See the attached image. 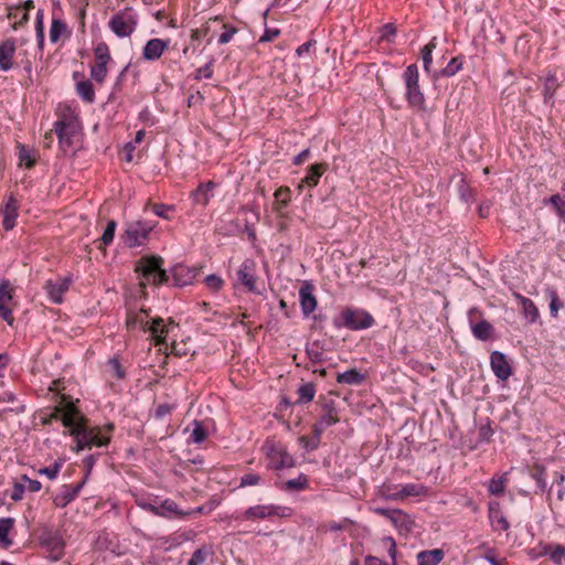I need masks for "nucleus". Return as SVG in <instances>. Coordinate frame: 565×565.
<instances>
[{
    "label": "nucleus",
    "mask_w": 565,
    "mask_h": 565,
    "mask_svg": "<svg viewBox=\"0 0 565 565\" xmlns=\"http://www.w3.org/2000/svg\"><path fill=\"white\" fill-rule=\"evenodd\" d=\"M163 259L161 256L152 255L142 257L136 266L142 280L140 281L141 287H146L147 284L154 286H161L168 284L172 278V284L178 287L186 286L192 282L195 277V271L184 265L178 264L171 269L169 275L162 269Z\"/></svg>",
    "instance_id": "f257e3e1"
},
{
    "label": "nucleus",
    "mask_w": 565,
    "mask_h": 565,
    "mask_svg": "<svg viewBox=\"0 0 565 565\" xmlns=\"http://www.w3.org/2000/svg\"><path fill=\"white\" fill-rule=\"evenodd\" d=\"M115 425L107 423L104 426H89L88 418L81 411L72 430H64V436H71L74 440L72 450L79 452L90 450L93 447H107L113 438Z\"/></svg>",
    "instance_id": "f03ea898"
},
{
    "label": "nucleus",
    "mask_w": 565,
    "mask_h": 565,
    "mask_svg": "<svg viewBox=\"0 0 565 565\" xmlns=\"http://www.w3.org/2000/svg\"><path fill=\"white\" fill-rule=\"evenodd\" d=\"M55 115L53 130L58 139L60 149L66 153L74 148L82 131V122L76 107L67 103H60Z\"/></svg>",
    "instance_id": "7ed1b4c3"
},
{
    "label": "nucleus",
    "mask_w": 565,
    "mask_h": 565,
    "mask_svg": "<svg viewBox=\"0 0 565 565\" xmlns=\"http://www.w3.org/2000/svg\"><path fill=\"white\" fill-rule=\"evenodd\" d=\"M76 403L78 399L74 402L70 395H62L55 406L39 411L40 423L47 426L53 422L61 420L65 430H72L81 413Z\"/></svg>",
    "instance_id": "20e7f679"
},
{
    "label": "nucleus",
    "mask_w": 565,
    "mask_h": 565,
    "mask_svg": "<svg viewBox=\"0 0 565 565\" xmlns=\"http://www.w3.org/2000/svg\"><path fill=\"white\" fill-rule=\"evenodd\" d=\"M262 451L267 459V468L270 470H282L295 466L294 457L280 440L267 438L262 446Z\"/></svg>",
    "instance_id": "39448f33"
},
{
    "label": "nucleus",
    "mask_w": 565,
    "mask_h": 565,
    "mask_svg": "<svg viewBox=\"0 0 565 565\" xmlns=\"http://www.w3.org/2000/svg\"><path fill=\"white\" fill-rule=\"evenodd\" d=\"M337 328H347L352 331L370 329L375 324L373 316L362 308H344L340 317L333 320Z\"/></svg>",
    "instance_id": "423d86ee"
},
{
    "label": "nucleus",
    "mask_w": 565,
    "mask_h": 565,
    "mask_svg": "<svg viewBox=\"0 0 565 565\" xmlns=\"http://www.w3.org/2000/svg\"><path fill=\"white\" fill-rule=\"evenodd\" d=\"M38 540L39 545L50 561L57 562L63 558L65 554V541L58 529L43 527Z\"/></svg>",
    "instance_id": "0eeeda50"
},
{
    "label": "nucleus",
    "mask_w": 565,
    "mask_h": 565,
    "mask_svg": "<svg viewBox=\"0 0 565 565\" xmlns=\"http://www.w3.org/2000/svg\"><path fill=\"white\" fill-rule=\"evenodd\" d=\"M156 226V222L147 220L128 222L125 225V231L121 235V239L124 244L129 248L143 246L149 241L150 234Z\"/></svg>",
    "instance_id": "6e6552de"
},
{
    "label": "nucleus",
    "mask_w": 565,
    "mask_h": 565,
    "mask_svg": "<svg viewBox=\"0 0 565 565\" xmlns=\"http://www.w3.org/2000/svg\"><path fill=\"white\" fill-rule=\"evenodd\" d=\"M403 79L406 87L405 97L409 107L423 109L425 97L419 87V72L416 64H411L406 67Z\"/></svg>",
    "instance_id": "1a4fd4ad"
},
{
    "label": "nucleus",
    "mask_w": 565,
    "mask_h": 565,
    "mask_svg": "<svg viewBox=\"0 0 565 565\" xmlns=\"http://www.w3.org/2000/svg\"><path fill=\"white\" fill-rule=\"evenodd\" d=\"M290 514L291 509L288 507L277 504H256L243 511L237 519L255 522L273 518H287L290 516Z\"/></svg>",
    "instance_id": "9d476101"
},
{
    "label": "nucleus",
    "mask_w": 565,
    "mask_h": 565,
    "mask_svg": "<svg viewBox=\"0 0 565 565\" xmlns=\"http://www.w3.org/2000/svg\"><path fill=\"white\" fill-rule=\"evenodd\" d=\"M21 202L14 192L6 194L3 202L0 206V214L2 216V227L9 232L17 226Z\"/></svg>",
    "instance_id": "9b49d317"
},
{
    "label": "nucleus",
    "mask_w": 565,
    "mask_h": 565,
    "mask_svg": "<svg viewBox=\"0 0 565 565\" xmlns=\"http://www.w3.org/2000/svg\"><path fill=\"white\" fill-rule=\"evenodd\" d=\"M136 25L137 14L131 9L118 12L109 22V26L116 35H131Z\"/></svg>",
    "instance_id": "f8f14e48"
},
{
    "label": "nucleus",
    "mask_w": 565,
    "mask_h": 565,
    "mask_svg": "<svg viewBox=\"0 0 565 565\" xmlns=\"http://www.w3.org/2000/svg\"><path fill=\"white\" fill-rule=\"evenodd\" d=\"M14 288L8 279L0 281V317L10 326L14 324L12 310L15 306L13 300Z\"/></svg>",
    "instance_id": "ddd939ff"
},
{
    "label": "nucleus",
    "mask_w": 565,
    "mask_h": 565,
    "mask_svg": "<svg viewBox=\"0 0 565 565\" xmlns=\"http://www.w3.org/2000/svg\"><path fill=\"white\" fill-rule=\"evenodd\" d=\"M481 311L477 308H471L468 311V320L473 337L487 341L492 337L494 329L490 322L481 319Z\"/></svg>",
    "instance_id": "4468645a"
},
{
    "label": "nucleus",
    "mask_w": 565,
    "mask_h": 565,
    "mask_svg": "<svg viewBox=\"0 0 565 565\" xmlns=\"http://www.w3.org/2000/svg\"><path fill=\"white\" fill-rule=\"evenodd\" d=\"M256 262L252 258H246L239 266L236 276L241 285L244 286L249 292L258 294L256 281Z\"/></svg>",
    "instance_id": "2eb2a0df"
},
{
    "label": "nucleus",
    "mask_w": 565,
    "mask_h": 565,
    "mask_svg": "<svg viewBox=\"0 0 565 565\" xmlns=\"http://www.w3.org/2000/svg\"><path fill=\"white\" fill-rule=\"evenodd\" d=\"M316 287L309 280H303L299 289V303L303 317H309L318 307V300L315 295Z\"/></svg>",
    "instance_id": "dca6fc26"
},
{
    "label": "nucleus",
    "mask_w": 565,
    "mask_h": 565,
    "mask_svg": "<svg viewBox=\"0 0 565 565\" xmlns=\"http://www.w3.org/2000/svg\"><path fill=\"white\" fill-rule=\"evenodd\" d=\"M72 279L70 277H60L55 280L50 279L45 282L44 290L53 303H62L64 295L70 289Z\"/></svg>",
    "instance_id": "f3484780"
},
{
    "label": "nucleus",
    "mask_w": 565,
    "mask_h": 565,
    "mask_svg": "<svg viewBox=\"0 0 565 565\" xmlns=\"http://www.w3.org/2000/svg\"><path fill=\"white\" fill-rule=\"evenodd\" d=\"M328 170L326 162L315 163L308 167L306 175L301 179L298 184V190L301 192L305 186L313 189L319 184L320 178Z\"/></svg>",
    "instance_id": "a211bd4d"
},
{
    "label": "nucleus",
    "mask_w": 565,
    "mask_h": 565,
    "mask_svg": "<svg viewBox=\"0 0 565 565\" xmlns=\"http://www.w3.org/2000/svg\"><path fill=\"white\" fill-rule=\"evenodd\" d=\"M17 45L12 39H7L0 42V70L8 72L14 67Z\"/></svg>",
    "instance_id": "6ab92c4d"
},
{
    "label": "nucleus",
    "mask_w": 565,
    "mask_h": 565,
    "mask_svg": "<svg viewBox=\"0 0 565 565\" xmlns=\"http://www.w3.org/2000/svg\"><path fill=\"white\" fill-rule=\"evenodd\" d=\"M490 365L494 375L501 380H508L512 374V369L505 359V355L499 351H493L490 355Z\"/></svg>",
    "instance_id": "aec40b11"
},
{
    "label": "nucleus",
    "mask_w": 565,
    "mask_h": 565,
    "mask_svg": "<svg viewBox=\"0 0 565 565\" xmlns=\"http://www.w3.org/2000/svg\"><path fill=\"white\" fill-rule=\"evenodd\" d=\"M148 509L154 515L168 518V519L183 518L186 515V513L179 510L178 504L173 500H170V499L162 501L158 505L150 504Z\"/></svg>",
    "instance_id": "412c9836"
},
{
    "label": "nucleus",
    "mask_w": 565,
    "mask_h": 565,
    "mask_svg": "<svg viewBox=\"0 0 565 565\" xmlns=\"http://www.w3.org/2000/svg\"><path fill=\"white\" fill-rule=\"evenodd\" d=\"M86 482V479H83L82 481L75 483V484H66L63 487L62 492L55 497L54 503L56 507L64 508L70 502L75 500V498L79 494L81 490L83 489L84 484Z\"/></svg>",
    "instance_id": "4be33fe9"
},
{
    "label": "nucleus",
    "mask_w": 565,
    "mask_h": 565,
    "mask_svg": "<svg viewBox=\"0 0 565 565\" xmlns=\"http://www.w3.org/2000/svg\"><path fill=\"white\" fill-rule=\"evenodd\" d=\"M216 184L213 181L199 184V186L192 192L193 202L205 207L213 198V190Z\"/></svg>",
    "instance_id": "5701e85b"
},
{
    "label": "nucleus",
    "mask_w": 565,
    "mask_h": 565,
    "mask_svg": "<svg viewBox=\"0 0 565 565\" xmlns=\"http://www.w3.org/2000/svg\"><path fill=\"white\" fill-rule=\"evenodd\" d=\"M168 42H164L158 38H153L145 45L142 55L146 60L149 61L158 60L163 51L168 47Z\"/></svg>",
    "instance_id": "b1692460"
},
{
    "label": "nucleus",
    "mask_w": 565,
    "mask_h": 565,
    "mask_svg": "<svg viewBox=\"0 0 565 565\" xmlns=\"http://www.w3.org/2000/svg\"><path fill=\"white\" fill-rule=\"evenodd\" d=\"M383 544L387 546V553L390 557L392 558L391 563H386L381 561L380 558L375 556H366L364 559V565H396V543L393 537L387 536L382 540Z\"/></svg>",
    "instance_id": "393cba45"
},
{
    "label": "nucleus",
    "mask_w": 565,
    "mask_h": 565,
    "mask_svg": "<svg viewBox=\"0 0 565 565\" xmlns=\"http://www.w3.org/2000/svg\"><path fill=\"white\" fill-rule=\"evenodd\" d=\"M146 332H149L152 335L157 344H161L164 342L169 329L168 326L164 323V320L158 317L154 318L151 322H148Z\"/></svg>",
    "instance_id": "a878e982"
},
{
    "label": "nucleus",
    "mask_w": 565,
    "mask_h": 565,
    "mask_svg": "<svg viewBox=\"0 0 565 565\" xmlns=\"http://www.w3.org/2000/svg\"><path fill=\"white\" fill-rule=\"evenodd\" d=\"M148 310L146 309H140L138 312L136 311H128L127 313V320H126V324H127V328L128 329H136V328H141L143 331H146L147 329V326H148Z\"/></svg>",
    "instance_id": "bb28decb"
},
{
    "label": "nucleus",
    "mask_w": 565,
    "mask_h": 565,
    "mask_svg": "<svg viewBox=\"0 0 565 565\" xmlns=\"http://www.w3.org/2000/svg\"><path fill=\"white\" fill-rule=\"evenodd\" d=\"M445 553L440 548L422 551L417 554L418 565H438L444 559Z\"/></svg>",
    "instance_id": "cd10ccee"
},
{
    "label": "nucleus",
    "mask_w": 565,
    "mask_h": 565,
    "mask_svg": "<svg viewBox=\"0 0 565 565\" xmlns=\"http://www.w3.org/2000/svg\"><path fill=\"white\" fill-rule=\"evenodd\" d=\"M542 555L548 556L555 565H563L565 563V547L561 544L545 545Z\"/></svg>",
    "instance_id": "c85d7f7f"
},
{
    "label": "nucleus",
    "mask_w": 565,
    "mask_h": 565,
    "mask_svg": "<svg viewBox=\"0 0 565 565\" xmlns=\"http://www.w3.org/2000/svg\"><path fill=\"white\" fill-rule=\"evenodd\" d=\"M365 381V375L356 369H350L337 375V382L348 385H360Z\"/></svg>",
    "instance_id": "c756f323"
},
{
    "label": "nucleus",
    "mask_w": 565,
    "mask_h": 565,
    "mask_svg": "<svg viewBox=\"0 0 565 565\" xmlns=\"http://www.w3.org/2000/svg\"><path fill=\"white\" fill-rule=\"evenodd\" d=\"M18 149L19 164L24 166L26 169H32L36 164L39 158L38 152L23 145H20Z\"/></svg>",
    "instance_id": "7c9ffc66"
},
{
    "label": "nucleus",
    "mask_w": 565,
    "mask_h": 565,
    "mask_svg": "<svg viewBox=\"0 0 565 565\" xmlns=\"http://www.w3.org/2000/svg\"><path fill=\"white\" fill-rule=\"evenodd\" d=\"M323 412L324 413L321 415L318 422L326 428L337 424L340 420L333 401H330L323 405Z\"/></svg>",
    "instance_id": "2f4dec72"
},
{
    "label": "nucleus",
    "mask_w": 565,
    "mask_h": 565,
    "mask_svg": "<svg viewBox=\"0 0 565 565\" xmlns=\"http://www.w3.org/2000/svg\"><path fill=\"white\" fill-rule=\"evenodd\" d=\"M317 393V385L312 382L302 384L298 391V399L296 401V404L302 405L308 404L311 401H313Z\"/></svg>",
    "instance_id": "473e14b6"
},
{
    "label": "nucleus",
    "mask_w": 565,
    "mask_h": 565,
    "mask_svg": "<svg viewBox=\"0 0 565 565\" xmlns=\"http://www.w3.org/2000/svg\"><path fill=\"white\" fill-rule=\"evenodd\" d=\"M192 429L189 436L188 441L192 444H202L209 437L207 429L203 426V424L199 420L192 422Z\"/></svg>",
    "instance_id": "72a5a7b5"
},
{
    "label": "nucleus",
    "mask_w": 565,
    "mask_h": 565,
    "mask_svg": "<svg viewBox=\"0 0 565 565\" xmlns=\"http://www.w3.org/2000/svg\"><path fill=\"white\" fill-rule=\"evenodd\" d=\"M558 86H559V84H558V79L556 77L555 72L547 71V74L544 78V84H543V95L545 97V102L553 98Z\"/></svg>",
    "instance_id": "f704fd0d"
},
{
    "label": "nucleus",
    "mask_w": 565,
    "mask_h": 565,
    "mask_svg": "<svg viewBox=\"0 0 565 565\" xmlns=\"http://www.w3.org/2000/svg\"><path fill=\"white\" fill-rule=\"evenodd\" d=\"M76 93L84 102L88 104H92L95 100V90L93 84L87 79L77 82Z\"/></svg>",
    "instance_id": "c9c22d12"
},
{
    "label": "nucleus",
    "mask_w": 565,
    "mask_h": 565,
    "mask_svg": "<svg viewBox=\"0 0 565 565\" xmlns=\"http://www.w3.org/2000/svg\"><path fill=\"white\" fill-rule=\"evenodd\" d=\"M516 299L519 300L520 305L522 306L523 313L530 318L531 322L536 321L539 318V310L535 306V303L530 299L522 295H515Z\"/></svg>",
    "instance_id": "e433bc0d"
},
{
    "label": "nucleus",
    "mask_w": 565,
    "mask_h": 565,
    "mask_svg": "<svg viewBox=\"0 0 565 565\" xmlns=\"http://www.w3.org/2000/svg\"><path fill=\"white\" fill-rule=\"evenodd\" d=\"M14 520L12 518L0 519V545L9 547L12 545V540L9 539V532L12 530Z\"/></svg>",
    "instance_id": "4c0bfd02"
},
{
    "label": "nucleus",
    "mask_w": 565,
    "mask_h": 565,
    "mask_svg": "<svg viewBox=\"0 0 565 565\" xmlns=\"http://www.w3.org/2000/svg\"><path fill=\"white\" fill-rule=\"evenodd\" d=\"M276 200V211L286 209L291 200V191L288 186L281 185L274 193Z\"/></svg>",
    "instance_id": "58836bf2"
},
{
    "label": "nucleus",
    "mask_w": 565,
    "mask_h": 565,
    "mask_svg": "<svg viewBox=\"0 0 565 565\" xmlns=\"http://www.w3.org/2000/svg\"><path fill=\"white\" fill-rule=\"evenodd\" d=\"M148 206L151 209L154 215L163 220L171 221L173 218V213L175 212L174 205L163 203H149Z\"/></svg>",
    "instance_id": "ea45409f"
},
{
    "label": "nucleus",
    "mask_w": 565,
    "mask_h": 565,
    "mask_svg": "<svg viewBox=\"0 0 565 565\" xmlns=\"http://www.w3.org/2000/svg\"><path fill=\"white\" fill-rule=\"evenodd\" d=\"M509 482V478L507 473H503L499 477H493L488 484V491L490 494L499 495L505 491L507 484Z\"/></svg>",
    "instance_id": "a19ab883"
},
{
    "label": "nucleus",
    "mask_w": 565,
    "mask_h": 565,
    "mask_svg": "<svg viewBox=\"0 0 565 565\" xmlns=\"http://www.w3.org/2000/svg\"><path fill=\"white\" fill-rule=\"evenodd\" d=\"M107 373L111 379L115 380H124L126 377V370L121 365L118 358H111L108 360L107 364Z\"/></svg>",
    "instance_id": "79ce46f5"
},
{
    "label": "nucleus",
    "mask_w": 565,
    "mask_h": 565,
    "mask_svg": "<svg viewBox=\"0 0 565 565\" xmlns=\"http://www.w3.org/2000/svg\"><path fill=\"white\" fill-rule=\"evenodd\" d=\"M307 488H308V478L303 473H300L295 479L287 480L282 486V489L285 491H290V492L302 491V490H306Z\"/></svg>",
    "instance_id": "37998d69"
},
{
    "label": "nucleus",
    "mask_w": 565,
    "mask_h": 565,
    "mask_svg": "<svg viewBox=\"0 0 565 565\" xmlns=\"http://www.w3.org/2000/svg\"><path fill=\"white\" fill-rule=\"evenodd\" d=\"M111 60L108 46L104 42H99L94 47V63L108 64Z\"/></svg>",
    "instance_id": "c03bdc74"
},
{
    "label": "nucleus",
    "mask_w": 565,
    "mask_h": 565,
    "mask_svg": "<svg viewBox=\"0 0 565 565\" xmlns=\"http://www.w3.org/2000/svg\"><path fill=\"white\" fill-rule=\"evenodd\" d=\"M425 493V487L417 483L401 484V499L408 497H418Z\"/></svg>",
    "instance_id": "a18cd8bd"
},
{
    "label": "nucleus",
    "mask_w": 565,
    "mask_h": 565,
    "mask_svg": "<svg viewBox=\"0 0 565 565\" xmlns=\"http://www.w3.org/2000/svg\"><path fill=\"white\" fill-rule=\"evenodd\" d=\"M547 299L550 300V311L553 317H557L558 311L564 307V302L559 299L555 289L550 288L546 290Z\"/></svg>",
    "instance_id": "49530a36"
},
{
    "label": "nucleus",
    "mask_w": 565,
    "mask_h": 565,
    "mask_svg": "<svg viewBox=\"0 0 565 565\" xmlns=\"http://www.w3.org/2000/svg\"><path fill=\"white\" fill-rule=\"evenodd\" d=\"M116 227H117V222L115 220H109L107 222L104 233L99 239L100 244L98 245V248H102V245L108 246L109 244L113 243Z\"/></svg>",
    "instance_id": "de8ad7c7"
},
{
    "label": "nucleus",
    "mask_w": 565,
    "mask_h": 565,
    "mask_svg": "<svg viewBox=\"0 0 565 565\" xmlns=\"http://www.w3.org/2000/svg\"><path fill=\"white\" fill-rule=\"evenodd\" d=\"M381 493L385 499L398 501L401 499V484L384 483Z\"/></svg>",
    "instance_id": "09e8293b"
},
{
    "label": "nucleus",
    "mask_w": 565,
    "mask_h": 565,
    "mask_svg": "<svg viewBox=\"0 0 565 565\" xmlns=\"http://www.w3.org/2000/svg\"><path fill=\"white\" fill-rule=\"evenodd\" d=\"M212 554L211 550L206 546H202L194 551L192 557L188 562V565H202L205 563L207 557Z\"/></svg>",
    "instance_id": "8fccbe9b"
},
{
    "label": "nucleus",
    "mask_w": 565,
    "mask_h": 565,
    "mask_svg": "<svg viewBox=\"0 0 565 565\" xmlns=\"http://www.w3.org/2000/svg\"><path fill=\"white\" fill-rule=\"evenodd\" d=\"M62 466H63V461L61 459H58L52 466L39 469L38 473L40 476L47 477L50 480H54L57 478Z\"/></svg>",
    "instance_id": "3c124183"
},
{
    "label": "nucleus",
    "mask_w": 565,
    "mask_h": 565,
    "mask_svg": "<svg viewBox=\"0 0 565 565\" xmlns=\"http://www.w3.org/2000/svg\"><path fill=\"white\" fill-rule=\"evenodd\" d=\"M547 203L552 204L558 217L565 223V200L559 194L552 195Z\"/></svg>",
    "instance_id": "603ef678"
},
{
    "label": "nucleus",
    "mask_w": 565,
    "mask_h": 565,
    "mask_svg": "<svg viewBox=\"0 0 565 565\" xmlns=\"http://www.w3.org/2000/svg\"><path fill=\"white\" fill-rule=\"evenodd\" d=\"M462 67V62L459 57H452L448 64L443 68L441 75L451 77L457 74Z\"/></svg>",
    "instance_id": "864d4df0"
},
{
    "label": "nucleus",
    "mask_w": 565,
    "mask_h": 565,
    "mask_svg": "<svg viewBox=\"0 0 565 565\" xmlns=\"http://www.w3.org/2000/svg\"><path fill=\"white\" fill-rule=\"evenodd\" d=\"M263 477L256 472H247L241 477L239 487L259 486L263 482Z\"/></svg>",
    "instance_id": "5fc2aeb1"
},
{
    "label": "nucleus",
    "mask_w": 565,
    "mask_h": 565,
    "mask_svg": "<svg viewBox=\"0 0 565 565\" xmlns=\"http://www.w3.org/2000/svg\"><path fill=\"white\" fill-rule=\"evenodd\" d=\"M90 76L97 83H103L107 76V65L94 63L90 67Z\"/></svg>",
    "instance_id": "6e6d98bb"
},
{
    "label": "nucleus",
    "mask_w": 565,
    "mask_h": 565,
    "mask_svg": "<svg viewBox=\"0 0 565 565\" xmlns=\"http://www.w3.org/2000/svg\"><path fill=\"white\" fill-rule=\"evenodd\" d=\"M26 490V484L23 481L17 480L13 483L12 489L9 492V497L12 501L18 502L21 501L24 497V492Z\"/></svg>",
    "instance_id": "4d7b16f0"
},
{
    "label": "nucleus",
    "mask_w": 565,
    "mask_h": 565,
    "mask_svg": "<svg viewBox=\"0 0 565 565\" xmlns=\"http://www.w3.org/2000/svg\"><path fill=\"white\" fill-rule=\"evenodd\" d=\"M9 19L12 20L13 19V22L11 23L13 30H18L19 25H22L24 22H26L29 20V13L26 12L25 9H15V11L13 13H11L9 15Z\"/></svg>",
    "instance_id": "13d9d810"
},
{
    "label": "nucleus",
    "mask_w": 565,
    "mask_h": 565,
    "mask_svg": "<svg viewBox=\"0 0 565 565\" xmlns=\"http://www.w3.org/2000/svg\"><path fill=\"white\" fill-rule=\"evenodd\" d=\"M299 445L307 451H313L319 448L321 440L310 436L302 435L298 438Z\"/></svg>",
    "instance_id": "bf43d9fd"
},
{
    "label": "nucleus",
    "mask_w": 565,
    "mask_h": 565,
    "mask_svg": "<svg viewBox=\"0 0 565 565\" xmlns=\"http://www.w3.org/2000/svg\"><path fill=\"white\" fill-rule=\"evenodd\" d=\"M489 519L494 530L508 531L510 529V523L502 512L493 514Z\"/></svg>",
    "instance_id": "052dcab7"
},
{
    "label": "nucleus",
    "mask_w": 565,
    "mask_h": 565,
    "mask_svg": "<svg viewBox=\"0 0 565 565\" xmlns=\"http://www.w3.org/2000/svg\"><path fill=\"white\" fill-rule=\"evenodd\" d=\"M204 284L210 290L217 291L224 286V280L220 276L212 274L205 277Z\"/></svg>",
    "instance_id": "680f3d73"
},
{
    "label": "nucleus",
    "mask_w": 565,
    "mask_h": 565,
    "mask_svg": "<svg viewBox=\"0 0 565 565\" xmlns=\"http://www.w3.org/2000/svg\"><path fill=\"white\" fill-rule=\"evenodd\" d=\"M65 32H67L66 23L63 20L53 17L50 29V35H62Z\"/></svg>",
    "instance_id": "e2e57ef3"
},
{
    "label": "nucleus",
    "mask_w": 565,
    "mask_h": 565,
    "mask_svg": "<svg viewBox=\"0 0 565 565\" xmlns=\"http://www.w3.org/2000/svg\"><path fill=\"white\" fill-rule=\"evenodd\" d=\"M532 478L535 480L537 488L541 491H545L547 483L545 480V470L541 467H537L535 471L532 473Z\"/></svg>",
    "instance_id": "0e129e2a"
},
{
    "label": "nucleus",
    "mask_w": 565,
    "mask_h": 565,
    "mask_svg": "<svg viewBox=\"0 0 565 565\" xmlns=\"http://www.w3.org/2000/svg\"><path fill=\"white\" fill-rule=\"evenodd\" d=\"M64 390H65V386H64L63 380L58 379V380L52 381L51 385L49 386V391L55 394L53 397L55 403H57V401H60V397L62 395H64L62 393V391H64Z\"/></svg>",
    "instance_id": "69168bd1"
},
{
    "label": "nucleus",
    "mask_w": 565,
    "mask_h": 565,
    "mask_svg": "<svg viewBox=\"0 0 565 565\" xmlns=\"http://www.w3.org/2000/svg\"><path fill=\"white\" fill-rule=\"evenodd\" d=\"M434 47H435V44L429 43V44L425 45L422 50L423 63H424V67L426 71H428L429 65L433 62L431 52H433Z\"/></svg>",
    "instance_id": "338daca9"
},
{
    "label": "nucleus",
    "mask_w": 565,
    "mask_h": 565,
    "mask_svg": "<svg viewBox=\"0 0 565 565\" xmlns=\"http://www.w3.org/2000/svg\"><path fill=\"white\" fill-rule=\"evenodd\" d=\"M213 76V67L212 62L206 63L204 66L199 67L195 71L194 78L195 79H202V78H211Z\"/></svg>",
    "instance_id": "774afa93"
}]
</instances>
